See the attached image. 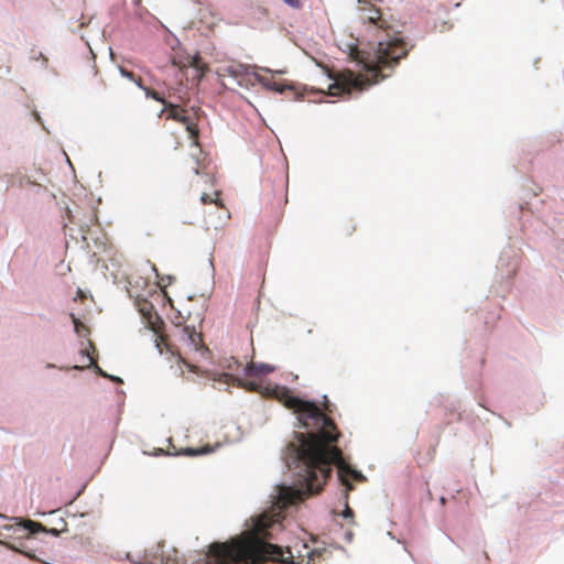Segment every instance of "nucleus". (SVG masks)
Wrapping results in <instances>:
<instances>
[{"label":"nucleus","instance_id":"obj_1","mask_svg":"<svg viewBox=\"0 0 564 564\" xmlns=\"http://www.w3.org/2000/svg\"><path fill=\"white\" fill-rule=\"evenodd\" d=\"M223 377L226 383L235 380L238 387L247 391L276 399L285 408L297 413L302 426L312 429L306 434L297 433L295 441L288 445L286 464L289 468L297 469L300 487L279 488L278 497L283 507L297 505L311 495L318 494L330 477L333 465L337 466L341 482L347 489H352L344 475L351 474L357 478L360 474L350 468L343 457L341 449L336 445L340 433L335 422L315 403L293 395L286 387L264 383L258 378L235 379L228 373H224Z\"/></svg>","mask_w":564,"mask_h":564},{"label":"nucleus","instance_id":"obj_2","mask_svg":"<svg viewBox=\"0 0 564 564\" xmlns=\"http://www.w3.org/2000/svg\"><path fill=\"white\" fill-rule=\"evenodd\" d=\"M381 3L383 0H358L360 18L386 35L369 51H361L357 46L351 48V57L364 66L366 74L356 75L350 70L339 73L328 87L329 95L361 91L389 77L400 61L406 57L410 47L399 34L390 33L391 26L381 12Z\"/></svg>","mask_w":564,"mask_h":564},{"label":"nucleus","instance_id":"obj_3","mask_svg":"<svg viewBox=\"0 0 564 564\" xmlns=\"http://www.w3.org/2000/svg\"><path fill=\"white\" fill-rule=\"evenodd\" d=\"M281 523L261 517L256 524V532L229 542H215L209 545L208 555L217 564H264L273 561L282 564H302L308 558L310 550L306 543L301 547L288 546L285 550L276 544L264 541L271 539L270 529Z\"/></svg>","mask_w":564,"mask_h":564},{"label":"nucleus","instance_id":"obj_4","mask_svg":"<svg viewBox=\"0 0 564 564\" xmlns=\"http://www.w3.org/2000/svg\"><path fill=\"white\" fill-rule=\"evenodd\" d=\"M173 336H174L175 340L180 344V346L176 347L175 351L167 343V338L165 336L160 335L159 338L166 346V348L169 350H171L172 354H176L178 356L180 360L183 362H185V360L181 356V351H180L181 348H184L186 350L197 351L204 347L202 333L196 332L194 326L181 325V324L176 325L175 333Z\"/></svg>","mask_w":564,"mask_h":564},{"label":"nucleus","instance_id":"obj_5","mask_svg":"<svg viewBox=\"0 0 564 564\" xmlns=\"http://www.w3.org/2000/svg\"><path fill=\"white\" fill-rule=\"evenodd\" d=\"M166 119L174 120L178 123H182L185 126L186 131L189 134V139L192 140L193 144L198 147V138H199V129H198V121H199V111L192 108H183L180 105H175L172 102H166Z\"/></svg>","mask_w":564,"mask_h":564},{"label":"nucleus","instance_id":"obj_6","mask_svg":"<svg viewBox=\"0 0 564 564\" xmlns=\"http://www.w3.org/2000/svg\"><path fill=\"white\" fill-rule=\"evenodd\" d=\"M140 311L142 313V315L147 318V322H148V325L150 326V328L155 334H159L163 326V321L156 314V312H154L153 305L151 303L145 302L142 304Z\"/></svg>","mask_w":564,"mask_h":564},{"label":"nucleus","instance_id":"obj_7","mask_svg":"<svg viewBox=\"0 0 564 564\" xmlns=\"http://www.w3.org/2000/svg\"><path fill=\"white\" fill-rule=\"evenodd\" d=\"M275 368L269 364H254L250 362L245 368V373L251 378H258L262 380V377L272 373Z\"/></svg>","mask_w":564,"mask_h":564},{"label":"nucleus","instance_id":"obj_8","mask_svg":"<svg viewBox=\"0 0 564 564\" xmlns=\"http://www.w3.org/2000/svg\"><path fill=\"white\" fill-rule=\"evenodd\" d=\"M181 67H193L197 70V76L202 78L208 70V66L203 62L199 54L187 55L180 62Z\"/></svg>","mask_w":564,"mask_h":564},{"label":"nucleus","instance_id":"obj_9","mask_svg":"<svg viewBox=\"0 0 564 564\" xmlns=\"http://www.w3.org/2000/svg\"><path fill=\"white\" fill-rule=\"evenodd\" d=\"M257 79L263 87H265L269 90L276 91V93H283L286 88H290L289 86L274 80V77L272 74H270L269 76L258 75Z\"/></svg>","mask_w":564,"mask_h":564},{"label":"nucleus","instance_id":"obj_10","mask_svg":"<svg viewBox=\"0 0 564 564\" xmlns=\"http://www.w3.org/2000/svg\"><path fill=\"white\" fill-rule=\"evenodd\" d=\"M140 88L145 93V96H147L148 98H152V99H154V100H156V101H159V102L163 104L164 109H163V110H162V112H161V113H163V112L165 111V109H166V102H169V101H167L166 99H164V98L161 96V94H160V93H158L156 90H154V89H152V88L144 87L143 85H142V87H140Z\"/></svg>","mask_w":564,"mask_h":564},{"label":"nucleus","instance_id":"obj_11","mask_svg":"<svg viewBox=\"0 0 564 564\" xmlns=\"http://www.w3.org/2000/svg\"><path fill=\"white\" fill-rule=\"evenodd\" d=\"M23 527L28 529L32 534H35L37 532H48V530L40 522H35L32 520H25L23 522Z\"/></svg>","mask_w":564,"mask_h":564},{"label":"nucleus","instance_id":"obj_12","mask_svg":"<svg viewBox=\"0 0 564 564\" xmlns=\"http://www.w3.org/2000/svg\"><path fill=\"white\" fill-rule=\"evenodd\" d=\"M306 564H326L321 550H312L308 554Z\"/></svg>","mask_w":564,"mask_h":564},{"label":"nucleus","instance_id":"obj_13","mask_svg":"<svg viewBox=\"0 0 564 564\" xmlns=\"http://www.w3.org/2000/svg\"><path fill=\"white\" fill-rule=\"evenodd\" d=\"M70 317L74 323V329L77 335L84 336V335L88 334L89 329L87 328V326L84 323H82L74 314H70Z\"/></svg>","mask_w":564,"mask_h":564},{"label":"nucleus","instance_id":"obj_14","mask_svg":"<svg viewBox=\"0 0 564 564\" xmlns=\"http://www.w3.org/2000/svg\"><path fill=\"white\" fill-rule=\"evenodd\" d=\"M119 72H120V74L123 77H126V78L130 79L131 82L135 83L138 87H142V78L141 77L137 76L134 73H132V72H130V70H128V69H126V68H123L121 66L119 67Z\"/></svg>","mask_w":564,"mask_h":564},{"label":"nucleus","instance_id":"obj_15","mask_svg":"<svg viewBox=\"0 0 564 564\" xmlns=\"http://www.w3.org/2000/svg\"><path fill=\"white\" fill-rule=\"evenodd\" d=\"M283 1L293 8L302 7V0H283Z\"/></svg>","mask_w":564,"mask_h":564},{"label":"nucleus","instance_id":"obj_16","mask_svg":"<svg viewBox=\"0 0 564 564\" xmlns=\"http://www.w3.org/2000/svg\"><path fill=\"white\" fill-rule=\"evenodd\" d=\"M343 517L349 519L354 517V511L349 508L348 505H346L345 511L343 512Z\"/></svg>","mask_w":564,"mask_h":564},{"label":"nucleus","instance_id":"obj_17","mask_svg":"<svg viewBox=\"0 0 564 564\" xmlns=\"http://www.w3.org/2000/svg\"><path fill=\"white\" fill-rule=\"evenodd\" d=\"M200 200L203 204H209V203H213L214 200L212 199V197L204 193L202 196H200Z\"/></svg>","mask_w":564,"mask_h":564},{"label":"nucleus","instance_id":"obj_18","mask_svg":"<svg viewBox=\"0 0 564 564\" xmlns=\"http://www.w3.org/2000/svg\"><path fill=\"white\" fill-rule=\"evenodd\" d=\"M199 453H204V452L203 451L193 449V448L186 449V454H188V455H196V454H199Z\"/></svg>","mask_w":564,"mask_h":564},{"label":"nucleus","instance_id":"obj_19","mask_svg":"<svg viewBox=\"0 0 564 564\" xmlns=\"http://www.w3.org/2000/svg\"><path fill=\"white\" fill-rule=\"evenodd\" d=\"M83 352L86 355L88 361H89V366L94 365L95 364V360L93 357L89 356L88 351L87 350H83Z\"/></svg>","mask_w":564,"mask_h":564},{"label":"nucleus","instance_id":"obj_20","mask_svg":"<svg viewBox=\"0 0 564 564\" xmlns=\"http://www.w3.org/2000/svg\"><path fill=\"white\" fill-rule=\"evenodd\" d=\"M352 231H355V227H351V230H347V234H351Z\"/></svg>","mask_w":564,"mask_h":564},{"label":"nucleus","instance_id":"obj_21","mask_svg":"<svg viewBox=\"0 0 564 564\" xmlns=\"http://www.w3.org/2000/svg\"><path fill=\"white\" fill-rule=\"evenodd\" d=\"M98 371H99V373H100V375H102L104 377H107V375H106V373H104L101 369H99Z\"/></svg>","mask_w":564,"mask_h":564},{"label":"nucleus","instance_id":"obj_22","mask_svg":"<svg viewBox=\"0 0 564 564\" xmlns=\"http://www.w3.org/2000/svg\"><path fill=\"white\" fill-rule=\"evenodd\" d=\"M50 532H52V533H54V534H56V533H57V531H56L55 529H52Z\"/></svg>","mask_w":564,"mask_h":564}]
</instances>
